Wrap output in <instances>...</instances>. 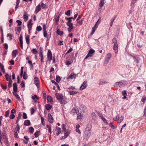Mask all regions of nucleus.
I'll return each mask as SVG.
<instances>
[{
	"instance_id": "1",
	"label": "nucleus",
	"mask_w": 146,
	"mask_h": 146,
	"mask_svg": "<svg viewBox=\"0 0 146 146\" xmlns=\"http://www.w3.org/2000/svg\"><path fill=\"white\" fill-rule=\"evenodd\" d=\"M32 19H30L27 22V26L29 34L30 33V31L31 30L32 26L33 24V23H32Z\"/></svg>"
},
{
	"instance_id": "2",
	"label": "nucleus",
	"mask_w": 146,
	"mask_h": 146,
	"mask_svg": "<svg viewBox=\"0 0 146 146\" xmlns=\"http://www.w3.org/2000/svg\"><path fill=\"white\" fill-rule=\"evenodd\" d=\"M97 113L98 114V116L100 118L102 119V120L103 121V122L106 125L108 124V123L107 122V120L105 119V118L104 117L103 115L102 114V113H100L99 111H97Z\"/></svg>"
},
{
	"instance_id": "3",
	"label": "nucleus",
	"mask_w": 146,
	"mask_h": 146,
	"mask_svg": "<svg viewBox=\"0 0 146 146\" xmlns=\"http://www.w3.org/2000/svg\"><path fill=\"white\" fill-rule=\"evenodd\" d=\"M79 108L82 113H85L87 111L86 108L83 105H81L79 106Z\"/></svg>"
},
{
	"instance_id": "4",
	"label": "nucleus",
	"mask_w": 146,
	"mask_h": 146,
	"mask_svg": "<svg viewBox=\"0 0 146 146\" xmlns=\"http://www.w3.org/2000/svg\"><path fill=\"white\" fill-rule=\"evenodd\" d=\"M91 134V131H85L84 133V136L85 138L87 140L89 139L90 137Z\"/></svg>"
},
{
	"instance_id": "5",
	"label": "nucleus",
	"mask_w": 146,
	"mask_h": 146,
	"mask_svg": "<svg viewBox=\"0 0 146 146\" xmlns=\"http://www.w3.org/2000/svg\"><path fill=\"white\" fill-rule=\"evenodd\" d=\"M34 82L35 84L38 88L40 87L39 81L38 78L36 76L34 78Z\"/></svg>"
},
{
	"instance_id": "6",
	"label": "nucleus",
	"mask_w": 146,
	"mask_h": 146,
	"mask_svg": "<svg viewBox=\"0 0 146 146\" xmlns=\"http://www.w3.org/2000/svg\"><path fill=\"white\" fill-rule=\"evenodd\" d=\"M47 57L49 61L50 62L52 59V55L50 50H48L47 53Z\"/></svg>"
},
{
	"instance_id": "7",
	"label": "nucleus",
	"mask_w": 146,
	"mask_h": 146,
	"mask_svg": "<svg viewBox=\"0 0 146 146\" xmlns=\"http://www.w3.org/2000/svg\"><path fill=\"white\" fill-rule=\"evenodd\" d=\"M88 86L87 82L86 81H84L82 84L81 85L80 88V90H82L86 88Z\"/></svg>"
},
{
	"instance_id": "8",
	"label": "nucleus",
	"mask_w": 146,
	"mask_h": 146,
	"mask_svg": "<svg viewBox=\"0 0 146 146\" xmlns=\"http://www.w3.org/2000/svg\"><path fill=\"white\" fill-rule=\"evenodd\" d=\"M124 81L122 80L119 82H116L114 86L115 87H121L122 86L123 84Z\"/></svg>"
},
{
	"instance_id": "9",
	"label": "nucleus",
	"mask_w": 146,
	"mask_h": 146,
	"mask_svg": "<svg viewBox=\"0 0 146 146\" xmlns=\"http://www.w3.org/2000/svg\"><path fill=\"white\" fill-rule=\"evenodd\" d=\"M56 96L57 99L59 102L63 99V95L62 94L56 93Z\"/></svg>"
},
{
	"instance_id": "10",
	"label": "nucleus",
	"mask_w": 146,
	"mask_h": 146,
	"mask_svg": "<svg viewBox=\"0 0 146 146\" xmlns=\"http://www.w3.org/2000/svg\"><path fill=\"white\" fill-rule=\"evenodd\" d=\"M48 121L50 123H52L53 122V117L50 113H48Z\"/></svg>"
},
{
	"instance_id": "11",
	"label": "nucleus",
	"mask_w": 146,
	"mask_h": 146,
	"mask_svg": "<svg viewBox=\"0 0 146 146\" xmlns=\"http://www.w3.org/2000/svg\"><path fill=\"white\" fill-rule=\"evenodd\" d=\"M76 77V74L73 73H71L67 78V79H72L75 78Z\"/></svg>"
},
{
	"instance_id": "12",
	"label": "nucleus",
	"mask_w": 146,
	"mask_h": 146,
	"mask_svg": "<svg viewBox=\"0 0 146 146\" xmlns=\"http://www.w3.org/2000/svg\"><path fill=\"white\" fill-rule=\"evenodd\" d=\"M41 9V7L40 5H38L35 8V13H37Z\"/></svg>"
},
{
	"instance_id": "13",
	"label": "nucleus",
	"mask_w": 146,
	"mask_h": 146,
	"mask_svg": "<svg viewBox=\"0 0 146 146\" xmlns=\"http://www.w3.org/2000/svg\"><path fill=\"white\" fill-rule=\"evenodd\" d=\"M17 85L16 83H15L13 84V91L14 92L16 93L17 91Z\"/></svg>"
},
{
	"instance_id": "14",
	"label": "nucleus",
	"mask_w": 146,
	"mask_h": 146,
	"mask_svg": "<svg viewBox=\"0 0 146 146\" xmlns=\"http://www.w3.org/2000/svg\"><path fill=\"white\" fill-rule=\"evenodd\" d=\"M81 113H82L81 112L80 113L78 110V111L76 113L77 115V119H79L82 118L83 115Z\"/></svg>"
},
{
	"instance_id": "15",
	"label": "nucleus",
	"mask_w": 146,
	"mask_h": 146,
	"mask_svg": "<svg viewBox=\"0 0 146 146\" xmlns=\"http://www.w3.org/2000/svg\"><path fill=\"white\" fill-rule=\"evenodd\" d=\"M113 49L114 50L115 54H117L118 51V44H114L113 46Z\"/></svg>"
},
{
	"instance_id": "16",
	"label": "nucleus",
	"mask_w": 146,
	"mask_h": 146,
	"mask_svg": "<svg viewBox=\"0 0 146 146\" xmlns=\"http://www.w3.org/2000/svg\"><path fill=\"white\" fill-rule=\"evenodd\" d=\"M18 51L17 50H15L13 51L12 52V55L13 58H15L16 56L18 53Z\"/></svg>"
},
{
	"instance_id": "17",
	"label": "nucleus",
	"mask_w": 146,
	"mask_h": 146,
	"mask_svg": "<svg viewBox=\"0 0 146 146\" xmlns=\"http://www.w3.org/2000/svg\"><path fill=\"white\" fill-rule=\"evenodd\" d=\"M5 76L6 78V80L7 81H9L11 80V74L9 75L7 73H6Z\"/></svg>"
},
{
	"instance_id": "18",
	"label": "nucleus",
	"mask_w": 146,
	"mask_h": 146,
	"mask_svg": "<svg viewBox=\"0 0 146 146\" xmlns=\"http://www.w3.org/2000/svg\"><path fill=\"white\" fill-rule=\"evenodd\" d=\"M92 128V125L90 124H88L87 126L85 131H91Z\"/></svg>"
},
{
	"instance_id": "19",
	"label": "nucleus",
	"mask_w": 146,
	"mask_h": 146,
	"mask_svg": "<svg viewBox=\"0 0 146 146\" xmlns=\"http://www.w3.org/2000/svg\"><path fill=\"white\" fill-rule=\"evenodd\" d=\"M24 125L27 126H29L31 125V123L29 120H26L24 121Z\"/></svg>"
},
{
	"instance_id": "20",
	"label": "nucleus",
	"mask_w": 146,
	"mask_h": 146,
	"mask_svg": "<svg viewBox=\"0 0 146 146\" xmlns=\"http://www.w3.org/2000/svg\"><path fill=\"white\" fill-rule=\"evenodd\" d=\"M1 137H2L3 139H5V138H7V134L5 133V131H4L3 132L1 135Z\"/></svg>"
},
{
	"instance_id": "21",
	"label": "nucleus",
	"mask_w": 146,
	"mask_h": 146,
	"mask_svg": "<svg viewBox=\"0 0 146 146\" xmlns=\"http://www.w3.org/2000/svg\"><path fill=\"white\" fill-rule=\"evenodd\" d=\"M69 27V28L68 29V31L69 33H70L72 29H73V26L71 24V25H67Z\"/></svg>"
},
{
	"instance_id": "22",
	"label": "nucleus",
	"mask_w": 146,
	"mask_h": 146,
	"mask_svg": "<svg viewBox=\"0 0 146 146\" xmlns=\"http://www.w3.org/2000/svg\"><path fill=\"white\" fill-rule=\"evenodd\" d=\"M13 93L17 100H21V98L18 94H16V93L14 92H13Z\"/></svg>"
},
{
	"instance_id": "23",
	"label": "nucleus",
	"mask_w": 146,
	"mask_h": 146,
	"mask_svg": "<svg viewBox=\"0 0 146 146\" xmlns=\"http://www.w3.org/2000/svg\"><path fill=\"white\" fill-rule=\"evenodd\" d=\"M25 40L27 43L29 44L30 42L29 37L28 35H26L25 36Z\"/></svg>"
},
{
	"instance_id": "24",
	"label": "nucleus",
	"mask_w": 146,
	"mask_h": 146,
	"mask_svg": "<svg viewBox=\"0 0 146 146\" xmlns=\"http://www.w3.org/2000/svg\"><path fill=\"white\" fill-rule=\"evenodd\" d=\"M59 102H60L61 104L64 105L66 104L67 103V102L65 100L63 99Z\"/></svg>"
},
{
	"instance_id": "25",
	"label": "nucleus",
	"mask_w": 146,
	"mask_h": 146,
	"mask_svg": "<svg viewBox=\"0 0 146 146\" xmlns=\"http://www.w3.org/2000/svg\"><path fill=\"white\" fill-rule=\"evenodd\" d=\"M47 100L48 102H51L53 101L52 97L50 96H48L47 97Z\"/></svg>"
},
{
	"instance_id": "26",
	"label": "nucleus",
	"mask_w": 146,
	"mask_h": 146,
	"mask_svg": "<svg viewBox=\"0 0 146 146\" xmlns=\"http://www.w3.org/2000/svg\"><path fill=\"white\" fill-rule=\"evenodd\" d=\"M52 106L49 104H46L45 106V108L47 110H50L52 108Z\"/></svg>"
},
{
	"instance_id": "27",
	"label": "nucleus",
	"mask_w": 146,
	"mask_h": 146,
	"mask_svg": "<svg viewBox=\"0 0 146 146\" xmlns=\"http://www.w3.org/2000/svg\"><path fill=\"white\" fill-rule=\"evenodd\" d=\"M51 81L52 83L54 84L57 87L58 89L59 90L60 89V86L57 83H56L54 80H52Z\"/></svg>"
},
{
	"instance_id": "28",
	"label": "nucleus",
	"mask_w": 146,
	"mask_h": 146,
	"mask_svg": "<svg viewBox=\"0 0 146 146\" xmlns=\"http://www.w3.org/2000/svg\"><path fill=\"white\" fill-rule=\"evenodd\" d=\"M104 1V0H101L99 3V6L100 7H102L103 6L105 3Z\"/></svg>"
},
{
	"instance_id": "29",
	"label": "nucleus",
	"mask_w": 146,
	"mask_h": 146,
	"mask_svg": "<svg viewBox=\"0 0 146 146\" xmlns=\"http://www.w3.org/2000/svg\"><path fill=\"white\" fill-rule=\"evenodd\" d=\"M23 18L25 21H27L28 20V17L26 14H24L23 15Z\"/></svg>"
},
{
	"instance_id": "30",
	"label": "nucleus",
	"mask_w": 146,
	"mask_h": 146,
	"mask_svg": "<svg viewBox=\"0 0 146 146\" xmlns=\"http://www.w3.org/2000/svg\"><path fill=\"white\" fill-rule=\"evenodd\" d=\"M68 93L70 95L76 94L77 93V92L74 91H69Z\"/></svg>"
},
{
	"instance_id": "31",
	"label": "nucleus",
	"mask_w": 146,
	"mask_h": 146,
	"mask_svg": "<svg viewBox=\"0 0 146 146\" xmlns=\"http://www.w3.org/2000/svg\"><path fill=\"white\" fill-rule=\"evenodd\" d=\"M115 17L112 18L110 21V25L111 27H112L113 23L115 19Z\"/></svg>"
},
{
	"instance_id": "32",
	"label": "nucleus",
	"mask_w": 146,
	"mask_h": 146,
	"mask_svg": "<svg viewBox=\"0 0 146 146\" xmlns=\"http://www.w3.org/2000/svg\"><path fill=\"white\" fill-rule=\"evenodd\" d=\"M95 52V50L92 49H90L89 50V51L88 53V54L90 55H91V56Z\"/></svg>"
},
{
	"instance_id": "33",
	"label": "nucleus",
	"mask_w": 146,
	"mask_h": 146,
	"mask_svg": "<svg viewBox=\"0 0 146 146\" xmlns=\"http://www.w3.org/2000/svg\"><path fill=\"white\" fill-rule=\"evenodd\" d=\"M96 29L97 27H93L92 30V32L90 33L91 35H93L94 34Z\"/></svg>"
},
{
	"instance_id": "34",
	"label": "nucleus",
	"mask_w": 146,
	"mask_h": 146,
	"mask_svg": "<svg viewBox=\"0 0 146 146\" xmlns=\"http://www.w3.org/2000/svg\"><path fill=\"white\" fill-rule=\"evenodd\" d=\"M56 32L57 34L60 36H62L63 34V32L60 31L59 29L57 30Z\"/></svg>"
},
{
	"instance_id": "35",
	"label": "nucleus",
	"mask_w": 146,
	"mask_h": 146,
	"mask_svg": "<svg viewBox=\"0 0 146 146\" xmlns=\"http://www.w3.org/2000/svg\"><path fill=\"white\" fill-rule=\"evenodd\" d=\"M23 78L24 80H27L28 78L27 74L25 71L24 73L23 76Z\"/></svg>"
},
{
	"instance_id": "36",
	"label": "nucleus",
	"mask_w": 146,
	"mask_h": 146,
	"mask_svg": "<svg viewBox=\"0 0 146 146\" xmlns=\"http://www.w3.org/2000/svg\"><path fill=\"white\" fill-rule=\"evenodd\" d=\"M124 118V117L123 116L121 115L120 117H119V119H118V123H120L121 122H122Z\"/></svg>"
},
{
	"instance_id": "37",
	"label": "nucleus",
	"mask_w": 146,
	"mask_h": 146,
	"mask_svg": "<svg viewBox=\"0 0 146 146\" xmlns=\"http://www.w3.org/2000/svg\"><path fill=\"white\" fill-rule=\"evenodd\" d=\"M23 36L22 35H20L19 38V42H20V44H23Z\"/></svg>"
},
{
	"instance_id": "38",
	"label": "nucleus",
	"mask_w": 146,
	"mask_h": 146,
	"mask_svg": "<svg viewBox=\"0 0 146 146\" xmlns=\"http://www.w3.org/2000/svg\"><path fill=\"white\" fill-rule=\"evenodd\" d=\"M70 133V130H68L66 131L64 134V135L66 137L69 135Z\"/></svg>"
},
{
	"instance_id": "39",
	"label": "nucleus",
	"mask_w": 146,
	"mask_h": 146,
	"mask_svg": "<svg viewBox=\"0 0 146 146\" xmlns=\"http://www.w3.org/2000/svg\"><path fill=\"white\" fill-rule=\"evenodd\" d=\"M46 127L48 129V131L51 133H52L51 132V126L50 125H46Z\"/></svg>"
},
{
	"instance_id": "40",
	"label": "nucleus",
	"mask_w": 146,
	"mask_h": 146,
	"mask_svg": "<svg viewBox=\"0 0 146 146\" xmlns=\"http://www.w3.org/2000/svg\"><path fill=\"white\" fill-rule=\"evenodd\" d=\"M60 79H61L60 76H56V80L57 83H59L60 81Z\"/></svg>"
},
{
	"instance_id": "41",
	"label": "nucleus",
	"mask_w": 146,
	"mask_h": 146,
	"mask_svg": "<svg viewBox=\"0 0 146 146\" xmlns=\"http://www.w3.org/2000/svg\"><path fill=\"white\" fill-rule=\"evenodd\" d=\"M40 61H41V63H42L43 62V54L42 52H40Z\"/></svg>"
},
{
	"instance_id": "42",
	"label": "nucleus",
	"mask_w": 146,
	"mask_h": 146,
	"mask_svg": "<svg viewBox=\"0 0 146 146\" xmlns=\"http://www.w3.org/2000/svg\"><path fill=\"white\" fill-rule=\"evenodd\" d=\"M17 124V126H16V129H15L16 130H17V131H17L18 132V133H19V130L20 129V127L19 125V124Z\"/></svg>"
},
{
	"instance_id": "43",
	"label": "nucleus",
	"mask_w": 146,
	"mask_h": 146,
	"mask_svg": "<svg viewBox=\"0 0 146 146\" xmlns=\"http://www.w3.org/2000/svg\"><path fill=\"white\" fill-rule=\"evenodd\" d=\"M34 131V129L33 127H30L29 128V131L31 133H33Z\"/></svg>"
},
{
	"instance_id": "44",
	"label": "nucleus",
	"mask_w": 146,
	"mask_h": 146,
	"mask_svg": "<svg viewBox=\"0 0 146 146\" xmlns=\"http://www.w3.org/2000/svg\"><path fill=\"white\" fill-rule=\"evenodd\" d=\"M21 115H18V116L17 118V119L16 121V124H19L18 122L19 120L21 119Z\"/></svg>"
},
{
	"instance_id": "45",
	"label": "nucleus",
	"mask_w": 146,
	"mask_h": 146,
	"mask_svg": "<svg viewBox=\"0 0 146 146\" xmlns=\"http://www.w3.org/2000/svg\"><path fill=\"white\" fill-rule=\"evenodd\" d=\"M4 140V142L5 143V145L7 146L8 145V141L7 138H5V139H3Z\"/></svg>"
},
{
	"instance_id": "46",
	"label": "nucleus",
	"mask_w": 146,
	"mask_h": 146,
	"mask_svg": "<svg viewBox=\"0 0 146 146\" xmlns=\"http://www.w3.org/2000/svg\"><path fill=\"white\" fill-rule=\"evenodd\" d=\"M14 137L15 138H18V132L16 131V129H15V131H14Z\"/></svg>"
},
{
	"instance_id": "47",
	"label": "nucleus",
	"mask_w": 146,
	"mask_h": 146,
	"mask_svg": "<svg viewBox=\"0 0 146 146\" xmlns=\"http://www.w3.org/2000/svg\"><path fill=\"white\" fill-rule=\"evenodd\" d=\"M146 97L145 96H143L141 100V102H143V104L145 103V102L146 101Z\"/></svg>"
},
{
	"instance_id": "48",
	"label": "nucleus",
	"mask_w": 146,
	"mask_h": 146,
	"mask_svg": "<svg viewBox=\"0 0 146 146\" xmlns=\"http://www.w3.org/2000/svg\"><path fill=\"white\" fill-rule=\"evenodd\" d=\"M111 56V54L110 53H108L106 55V58L110 60Z\"/></svg>"
},
{
	"instance_id": "49",
	"label": "nucleus",
	"mask_w": 146,
	"mask_h": 146,
	"mask_svg": "<svg viewBox=\"0 0 146 146\" xmlns=\"http://www.w3.org/2000/svg\"><path fill=\"white\" fill-rule=\"evenodd\" d=\"M23 66L21 67V72L20 74V76L22 77L23 74Z\"/></svg>"
},
{
	"instance_id": "50",
	"label": "nucleus",
	"mask_w": 146,
	"mask_h": 146,
	"mask_svg": "<svg viewBox=\"0 0 146 146\" xmlns=\"http://www.w3.org/2000/svg\"><path fill=\"white\" fill-rule=\"evenodd\" d=\"M112 42L114 44H117V42L116 39L115 38H114L112 40Z\"/></svg>"
},
{
	"instance_id": "51",
	"label": "nucleus",
	"mask_w": 146,
	"mask_h": 146,
	"mask_svg": "<svg viewBox=\"0 0 146 146\" xmlns=\"http://www.w3.org/2000/svg\"><path fill=\"white\" fill-rule=\"evenodd\" d=\"M42 29V28L40 26H38L36 28V30L37 31H41Z\"/></svg>"
},
{
	"instance_id": "52",
	"label": "nucleus",
	"mask_w": 146,
	"mask_h": 146,
	"mask_svg": "<svg viewBox=\"0 0 146 146\" xmlns=\"http://www.w3.org/2000/svg\"><path fill=\"white\" fill-rule=\"evenodd\" d=\"M7 36L9 38V40H11L12 39L13 36L10 33H9L7 35Z\"/></svg>"
},
{
	"instance_id": "53",
	"label": "nucleus",
	"mask_w": 146,
	"mask_h": 146,
	"mask_svg": "<svg viewBox=\"0 0 146 146\" xmlns=\"http://www.w3.org/2000/svg\"><path fill=\"white\" fill-rule=\"evenodd\" d=\"M109 60V59L106 58L104 63V64H105L106 65H107V64L108 63Z\"/></svg>"
},
{
	"instance_id": "54",
	"label": "nucleus",
	"mask_w": 146,
	"mask_h": 146,
	"mask_svg": "<svg viewBox=\"0 0 146 146\" xmlns=\"http://www.w3.org/2000/svg\"><path fill=\"white\" fill-rule=\"evenodd\" d=\"M12 81L11 80L9 81V84L8 85V86L9 88H10L12 86Z\"/></svg>"
},
{
	"instance_id": "55",
	"label": "nucleus",
	"mask_w": 146,
	"mask_h": 146,
	"mask_svg": "<svg viewBox=\"0 0 146 146\" xmlns=\"http://www.w3.org/2000/svg\"><path fill=\"white\" fill-rule=\"evenodd\" d=\"M70 10H68L65 13V14L68 16H70Z\"/></svg>"
},
{
	"instance_id": "56",
	"label": "nucleus",
	"mask_w": 146,
	"mask_h": 146,
	"mask_svg": "<svg viewBox=\"0 0 146 146\" xmlns=\"http://www.w3.org/2000/svg\"><path fill=\"white\" fill-rule=\"evenodd\" d=\"M119 118V115H117L113 119V120L114 121H118V119Z\"/></svg>"
},
{
	"instance_id": "57",
	"label": "nucleus",
	"mask_w": 146,
	"mask_h": 146,
	"mask_svg": "<svg viewBox=\"0 0 146 146\" xmlns=\"http://www.w3.org/2000/svg\"><path fill=\"white\" fill-rule=\"evenodd\" d=\"M23 117L24 119H26L27 118V114L25 113H23Z\"/></svg>"
},
{
	"instance_id": "58",
	"label": "nucleus",
	"mask_w": 146,
	"mask_h": 146,
	"mask_svg": "<svg viewBox=\"0 0 146 146\" xmlns=\"http://www.w3.org/2000/svg\"><path fill=\"white\" fill-rule=\"evenodd\" d=\"M137 0H132L131 1V6H132L136 2Z\"/></svg>"
},
{
	"instance_id": "59",
	"label": "nucleus",
	"mask_w": 146,
	"mask_h": 146,
	"mask_svg": "<svg viewBox=\"0 0 146 146\" xmlns=\"http://www.w3.org/2000/svg\"><path fill=\"white\" fill-rule=\"evenodd\" d=\"M78 110V109L73 108L71 110V112L73 113H76L77 112Z\"/></svg>"
},
{
	"instance_id": "60",
	"label": "nucleus",
	"mask_w": 146,
	"mask_h": 146,
	"mask_svg": "<svg viewBox=\"0 0 146 146\" xmlns=\"http://www.w3.org/2000/svg\"><path fill=\"white\" fill-rule=\"evenodd\" d=\"M43 31V35L45 37L47 38V33L46 31Z\"/></svg>"
},
{
	"instance_id": "61",
	"label": "nucleus",
	"mask_w": 146,
	"mask_h": 146,
	"mask_svg": "<svg viewBox=\"0 0 146 146\" xmlns=\"http://www.w3.org/2000/svg\"><path fill=\"white\" fill-rule=\"evenodd\" d=\"M16 22L17 23L18 25L20 26L22 24V22L19 20H17L16 21Z\"/></svg>"
},
{
	"instance_id": "62",
	"label": "nucleus",
	"mask_w": 146,
	"mask_h": 146,
	"mask_svg": "<svg viewBox=\"0 0 146 146\" xmlns=\"http://www.w3.org/2000/svg\"><path fill=\"white\" fill-rule=\"evenodd\" d=\"M41 7H42V8L43 9H44L45 8H46V4H44L43 3H42L41 4V5H40Z\"/></svg>"
},
{
	"instance_id": "63",
	"label": "nucleus",
	"mask_w": 146,
	"mask_h": 146,
	"mask_svg": "<svg viewBox=\"0 0 146 146\" xmlns=\"http://www.w3.org/2000/svg\"><path fill=\"white\" fill-rule=\"evenodd\" d=\"M74 56V53H72L71 55L69 56H68L66 57V58L68 59V58H72Z\"/></svg>"
},
{
	"instance_id": "64",
	"label": "nucleus",
	"mask_w": 146,
	"mask_h": 146,
	"mask_svg": "<svg viewBox=\"0 0 146 146\" xmlns=\"http://www.w3.org/2000/svg\"><path fill=\"white\" fill-rule=\"evenodd\" d=\"M21 27H19L17 28L16 31L19 33L21 31Z\"/></svg>"
}]
</instances>
